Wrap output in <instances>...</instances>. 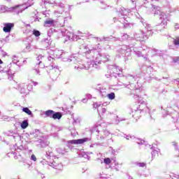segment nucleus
Wrapping results in <instances>:
<instances>
[{
  "label": "nucleus",
  "mask_w": 179,
  "mask_h": 179,
  "mask_svg": "<svg viewBox=\"0 0 179 179\" xmlns=\"http://www.w3.org/2000/svg\"><path fill=\"white\" fill-rule=\"evenodd\" d=\"M80 50H84L83 52L85 54L88 59H92V61L87 62L86 64L83 65L80 64L78 66H75V71L78 72L82 71V69H85L86 71L90 69V68H95V69H100V65L101 62H107L109 61L110 56L106 54H101V48H100V44L98 46L92 48V49L87 50V46L83 45L80 46Z\"/></svg>",
  "instance_id": "obj_1"
},
{
  "label": "nucleus",
  "mask_w": 179,
  "mask_h": 179,
  "mask_svg": "<svg viewBox=\"0 0 179 179\" xmlns=\"http://www.w3.org/2000/svg\"><path fill=\"white\" fill-rule=\"evenodd\" d=\"M53 55L56 58H62V61L63 62H69L71 66H73L75 69V66H79L80 65V59L78 58V57L75 55H71L69 57H65V52L63 50H55L53 51Z\"/></svg>",
  "instance_id": "obj_2"
},
{
  "label": "nucleus",
  "mask_w": 179,
  "mask_h": 179,
  "mask_svg": "<svg viewBox=\"0 0 179 179\" xmlns=\"http://www.w3.org/2000/svg\"><path fill=\"white\" fill-rule=\"evenodd\" d=\"M142 24L143 27H145V29H146L147 31L146 33L143 32V31H139L138 32L134 34V38L137 41H143V40H147V38H149L151 36H153V32L152 31V27L150 24H148L145 20H141Z\"/></svg>",
  "instance_id": "obj_3"
},
{
  "label": "nucleus",
  "mask_w": 179,
  "mask_h": 179,
  "mask_svg": "<svg viewBox=\"0 0 179 179\" xmlns=\"http://www.w3.org/2000/svg\"><path fill=\"white\" fill-rule=\"evenodd\" d=\"M6 136L11 141H15V144L14 145V149L17 152H20V150H23L24 147L22 145V136L19 135V134L15 131L10 130L6 133Z\"/></svg>",
  "instance_id": "obj_4"
},
{
  "label": "nucleus",
  "mask_w": 179,
  "mask_h": 179,
  "mask_svg": "<svg viewBox=\"0 0 179 179\" xmlns=\"http://www.w3.org/2000/svg\"><path fill=\"white\" fill-rule=\"evenodd\" d=\"M159 15V20H161V23L156 25L154 29L151 27V30L154 33V31H162V30H164L166 29V26H167V22H170V18L169 14L164 12H155V15Z\"/></svg>",
  "instance_id": "obj_5"
},
{
  "label": "nucleus",
  "mask_w": 179,
  "mask_h": 179,
  "mask_svg": "<svg viewBox=\"0 0 179 179\" xmlns=\"http://www.w3.org/2000/svg\"><path fill=\"white\" fill-rule=\"evenodd\" d=\"M139 76L136 75H127L125 77H123V80H124L122 83V85L127 89H129L130 90H138V87H136V83H138V78Z\"/></svg>",
  "instance_id": "obj_6"
},
{
  "label": "nucleus",
  "mask_w": 179,
  "mask_h": 179,
  "mask_svg": "<svg viewBox=\"0 0 179 179\" xmlns=\"http://www.w3.org/2000/svg\"><path fill=\"white\" fill-rule=\"evenodd\" d=\"M92 131L93 132H96V139L98 141H103V139H106L108 135H110V131H108L106 127H103V124H96L92 128Z\"/></svg>",
  "instance_id": "obj_7"
},
{
  "label": "nucleus",
  "mask_w": 179,
  "mask_h": 179,
  "mask_svg": "<svg viewBox=\"0 0 179 179\" xmlns=\"http://www.w3.org/2000/svg\"><path fill=\"white\" fill-rule=\"evenodd\" d=\"M129 12H131V10H127L124 7H121L117 10V15L118 16L117 20L123 24L124 29H128V27H129V22H128V21L125 22V16L128 15Z\"/></svg>",
  "instance_id": "obj_8"
},
{
  "label": "nucleus",
  "mask_w": 179,
  "mask_h": 179,
  "mask_svg": "<svg viewBox=\"0 0 179 179\" xmlns=\"http://www.w3.org/2000/svg\"><path fill=\"white\" fill-rule=\"evenodd\" d=\"M33 5V1L29 0L27 3L24 4H18L15 6L9 8V12L15 13V15H19L22 13L23 11L26 10L28 8H30Z\"/></svg>",
  "instance_id": "obj_9"
},
{
  "label": "nucleus",
  "mask_w": 179,
  "mask_h": 179,
  "mask_svg": "<svg viewBox=\"0 0 179 179\" xmlns=\"http://www.w3.org/2000/svg\"><path fill=\"white\" fill-rule=\"evenodd\" d=\"M117 52L119 54L120 57H123L124 58L125 62L128 61V58L131 57V49L129 46L123 45H120L117 48Z\"/></svg>",
  "instance_id": "obj_10"
},
{
  "label": "nucleus",
  "mask_w": 179,
  "mask_h": 179,
  "mask_svg": "<svg viewBox=\"0 0 179 179\" xmlns=\"http://www.w3.org/2000/svg\"><path fill=\"white\" fill-rule=\"evenodd\" d=\"M46 68L47 73L52 80H56L57 79H58V76H59V69L58 68V66L55 65H50Z\"/></svg>",
  "instance_id": "obj_11"
},
{
  "label": "nucleus",
  "mask_w": 179,
  "mask_h": 179,
  "mask_svg": "<svg viewBox=\"0 0 179 179\" xmlns=\"http://www.w3.org/2000/svg\"><path fill=\"white\" fill-rule=\"evenodd\" d=\"M90 141H92V138H79L77 140H70L66 142L67 147L70 149H72V145H82V143H85V142H90Z\"/></svg>",
  "instance_id": "obj_12"
},
{
  "label": "nucleus",
  "mask_w": 179,
  "mask_h": 179,
  "mask_svg": "<svg viewBox=\"0 0 179 179\" xmlns=\"http://www.w3.org/2000/svg\"><path fill=\"white\" fill-rule=\"evenodd\" d=\"M44 59V56L39 55L37 57H36V61L38 62H36V64L34 67V71L36 73V75H40V69H43V68H45V66L44 65V64L43 63V61Z\"/></svg>",
  "instance_id": "obj_13"
},
{
  "label": "nucleus",
  "mask_w": 179,
  "mask_h": 179,
  "mask_svg": "<svg viewBox=\"0 0 179 179\" xmlns=\"http://www.w3.org/2000/svg\"><path fill=\"white\" fill-rule=\"evenodd\" d=\"M45 117L52 118L53 120H61L62 118V113L61 112H55L52 110H48L44 112Z\"/></svg>",
  "instance_id": "obj_14"
},
{
  "label": "nucleus",
  "mask_w": 179,
  "mask_h": 179,
  "mask_svg": "<svg viewBox=\"0 0 179 179\" xmlns=\"http://www.w3.org/2000/svg\"><path fill=\"white\" fill-rule=\"evenodd\" d=\"M62 36L66 37V41H75V40L78 41V36L75 35L73 33L66 29L62 30Z\"/></svg>",
  "instance_id": "obj_15"
},
{
  "label": "nucleus",
  "mask_w": 179,
  "mask_h": 179,
  "mask_svg": "<svg viewBox=\"0 0 179 179\" xmlns=\"http://www.w3.org/2000/svg\"><path fill=\"white\" fill-rule=\"evenodd\" d=\"M108 69L109 71L110 75H106L107 78H109V76H111L113 73H115L116 75H120L118 72L121 71V68L119 66H117L116 65H109L108 66Z\"/></svg>",
  "instance_id": "obj_16"
},
{
  "label": "nucleus",
  "mask_w": 179,
  "mask_h": 179,
  "mask_svg": "<svg viewBox=\"0 0 179 179\" xmlns=\"http://www.w3.org/2000/svg\"><path fill=\"white\" fill-rule=\"evenodd\" d=\"M171 117L172 118L173 122L176 124V129L178 131V134H179V113L177 111H173Z\"/></svg>",
  "instance_id": "obj_17"
},
{
  "label": "nucleus",
  "mask_w": 179,
  "mask_h": 179,
  "mask_svg": "<svg viewBox=\"0 0 179 179\" xmlns=\"http://www.w3.org/2000/svg\"><path fill=\"white\" fill-rule=\"evenodd\" d=\"M36 142L38 148H45L46 146H48V145H50V141L45 140V138H44V136Z\"/></svg>",
  "instance_id": "obj_18"
},
{
  "label": "nucleus",
  "mask_w": 179,
  "mask_h": 179,
  "mask_svg": "<svg viewBox=\"0 0 179 179\" xmlns=\"http://www.w3.org/2000/svg\"><path fill=\"white\" fill-rule=\"evenodd\" d=\"M49 164L50 167L55 169V170L62 171L64 169V165H62V163L57 162V159L54 160L53 162H50V164Z\"/></svg>",
  "instance_id": "obj_19"
},
{
  "label": "nucleus",
  "mask_w": 179,
  "mask_h": 179,
  "mask_svg": "<svg viewBox=\"0 0 179 179\" xmlns=\"http://www.w3.org/2000/svg\"><path fill=\"white\" fill-rule=\"evenodd\" d=\"M145 146H146V148H150V149L152 150V151L151 152L152 159H155V157H156V156H159V153H160V149L156 148L153 147V145H146Z\"/></svg>",
  "instance_id": "obj_20"
},
{
  "label": "nucleus",
  "mask_w": 179,
  "mask_h": 179,
  "mask_svg": "<svg viewBox=\"0 0 179 179\" xmlns=\"http://www.w3.org/2000/svg\"><path fill=\"white\" fill-rule=\"evenodd\" d=\"M14 26H15V24L13 23H10V22L5 23L3 30L5 33H10V31L12 30Z\"/></svg>",
  "instance_id": "obj_21"
},
{
  "label": "nucleus",
  "mask_w": 179,
  "mask_h": 179,
  "mask_svg": "<svg viewBox=\"0 0 179 179\" xmlns=\"http://www.w3.org/2000/svg\"><path fill=\"white\" fill-rule=\"evenodd\" d=\"M44 136L43 133L40 132V130L35 129V131L31 134V138H38V139H41Z\"/></svg>",
  "instance_id": "obj_22"
},
{
  "label": "nucleus",
  "mask_w": 179,
  "mask_h": 179,
  "mask_svg": "<svg viewBox=\"0 0 179 179\" xmlns=\"http://www.w3.org/2000/svg\"><path fill=\"white\" fill-rule=\"evenodd\" d=\"M142 114V110L137 109L132 111V117L135 118V120H139L141 118Z\"/></svg>",
  "instance_id": "obj_23"
},
{
  "label": "nucleus",
  "mask_w": 179,
  "mask_h": 179,
  "mask_svg": "<svg viewBox=\"0 0 179 179\" xmlns=\"http://www.w3.org/2000/svg\"><path fill=\"white\" fill-rule=\"evenodd\" d=\"M96 90H98L99 93L101 96V97H107V92L106 91V89L101 88V87H97L96 88Z\"/></svg>",
  "instance_id": "obj_24"
},
{
  "label": "nucleus",
  "mask_w": 179,
  "mask_h": 179,
  "mask_svg": "<svg viewBox=\"0 0 179 179\" xmlns=\"http://www.w3.org/2000/svg\"><path fill=\"white\" fill-rule=\"evenodd\" d=\"M55 23V20L52 19H48L45 21L44 27H50V26H54Z\"/></svg>",
  "instance_id": "obj_25"
},
{
  "label": "nucleus",
  "mask_w": 179,
  "mask_h": 179,
  "mask_svg": "<svg viewBox=\"0 0 179 179\" xmlns=\"http://www.w3.org/2000/svg\"><path fill=\"white\" fill-rule=\"evenodd\" d=\"M0 12L1 13H6V12H10V11H9V7H7L6 6H4V5H1Z\"/></svg>",
  "instance_id": "obj_26"
},
{
  "label": "nucleus",
  "mask_w": 179,
  "mask_h": 179,
  "mask_svg": "<svg viewBox=\"0 0 179 179\" xmlns=\"http://www.w3.org/2000/svg\"><path fill=\"white\" fill-rule=\"evenodd\" d=\"M20 127L22 129H26V128L29 127V120H24V121H22V122H21L20 124Z\"/></svg>",
  "instance_id": "obj_27"
},
{
  "label": "nucleus",
  "mask_w": 179,
  "mask_h": 179,
  "mask_svg": "<svg viewBox=\"0 0 179 179\" xmlns=\"http://www.w3.org/2000/svg\"><path fill=\"white\" fill-rule=\"evenodd\" d=\"M22 111L23 113H25L26 114H27V115H30V117H33V113L31 112V110H30V109H29V108L27 107L22 108Z\"/></svg>",
  "instance_id": "obj_28"
},
{
  "label": "nucleus",
  "mask_w": 179,
  "mask_h": 179,
  "mask_svg": "<svg viewBox=\"0 0 179 179\" xmlns=\"http://www.w3.org/2000/svg\"><path fill=\"white\" fill-rule=\"evenodd\" d=\"M47 159H51L52 157H54V152H52V150H49L46 151V155H45Z\"/></svg>",
  "instance_id": "obj_29"
},
{
  "label": "nucleus",
  "mask_w": 179,
  "mask_h": 179,
  "mask_svg": "<svg viewBox=\"0 0 179 179\" xmlns=\"http://www.w3.org/2000/svg\"><path fill=\"white\" fill-rule=\"evenodd\" d=\"M79 157H84V159H87L89 160L90 159V157L86 153L83 152H80L78 153Z\"/></svg>",
  "instance_id": "obj_30"
},
{
  "label": "nucleus",
  "mask_w": 179,
  "mask_h": 179,
  "mask_svg": "<svg viewBox=\"0 0 179 179\" xmlns=\"http://www.w3.org/2000/svg\"><path fill=\"white\" fill-rule=\"evenodd\" d=\"M120 169H121V164L117 162H115V166L111 167V169L115 170V171H120Z\"/></svg>",
  "instance_id": "obj_31"
},
{
  "label": "nucleus",
  "mask_w": 179,
  "mask_h": 179,
  "mask_svg": "<svg viewBox=\"0 0 179 179\" xmlns=\"http://www.w3.org/2000/svg\"><path fill=\"white\" fill-rule=\"evenodd\" d=\"M106 97H108V99H109V100H114V99H115V93L110 92V94H108Z\"/></svg>",
  "instance_id": "obj_32"
},
{
  "label": "nucleus",
  "mask_w": 179,
  "mask_h": 179,
  "mask_svg": "<svg viewBox=\"0 0 179 179\" xmlns=\"http://www.w3.org/2000/svg\"><path fill=\"white\" fill-rule=\"evenodd\" d=\"M42 43L45 47H48V45L50 44V40H48V38H43Z\"/></svg>",
  "instance_id": "obj_33"
},
{
  "label": "nucleus",
  "mask_w": 179,
  "mask_h": 179,
  "mask_svg": "<svg viewBox=\"0 0 179 179\" xmlns=\"http://www.w3.org/2000/svg\"><path fill=\"white\" fill-rule=\"evenodd\" d=\"M134 52L138 57H143V53H142V52L136 50V48L134 49Z\"/></svg>",
  "instance_id": "obj_34"
},
{
  "label": "nucleus",
  "mask_w": 179,
  "mask_h": 179,
  "mask_svg": "<svg viewBox=\"0 0 179 179\" xmlns=\"http://www.w3.org/2000/svg\"><path fill=\"white\" fill-rule=\"evenodd\" d=\"M134 141L136 142V143H138V145H143V143H145V141L141 140L140 138H135L134 137Z\"/></svg>",
  "instance_id": "obj_35"
},
{
  "label": "nucleus",
  "mask_w": 179,
  "mask_h": 179,
  "mask_svg": "<svg viewBox=\"0 0 179 179\" xmlns=\"http://www.w3.org/2000/svg\"><path fill=\"white\" fill-rule=\"evenodd\" d=\"M20 87H22L21 93H26V89H27V85L21 84Z\"/></svg>",
  "instance_id": "obj_36"
},
{
  "label": "nucleus",
  "mask_w": 179,
  "mask_h": 179,
  "mask_svg": "<svg viewBox=\"0 0 179 179\" xmlns=\"http://www.w3.org/2000/svg\"><path fill=\"white\" fill-rule=\"evenodd\" d=\"M33 34L35 37H39L41 35V33L38 30L34 29Z\"/></svg>",
  "instance_id": "obj_37"
},
{
  "label": "nucleus",
  "mask_w": 179,
  "mask_h": 179,
  "mask_svg": "<svg viewBox=\"0 0 179 179\" xmlns=\"http://www.w3.org/2000/svg\"><path fill=\"white\" fill-rule=\"evenodd\" d=\"M44 17H50V10H45L43 13Z\"/></svg>",
  "instance_id": "obj_38"
},
{
  "label": "nucleus",
  "mask_w": 179,
  "mask_h": 179,
  "mask_svg": "<svg viewBox=\"0 0 179 179\" xmlns=\"http://www.w3.org/2000/svg\"><path fill=\"white\" fill-rule=\"evenodd\" d=\"M128 38H129V36L127 34H124L123 36H122L121 40L122 41H124L125 40H128Z\"/></svg>",
  "instance_id": "obj_39"
},
{
  "label": "nucleus",
  "mask_w": 179,
  "mask_h": 179,
  "mask_svg": "<svg viewBox=\"0 0 179 179\" xmlns=\"http://www.w3.org/2000/svg\"><path fill=\"white\" fill-rule=\"evenodd\" d=\"M31 45L30 43H27L26 45L25 49L24 50V52H30Z\"/></svg>",
  "instance_id": "obj_40"
},
{
  "label": "nucleus",
  "mask_w": 179,
  "mask_h": 179,
  "mask_svg": "<svg viewBox=\"0 0 179 179\" xmlns=\"http://www.w3.org/2000/svg\"><path fill=\"white\" fill-rule=\"evenodd\" d=\"M103 163H105V164H111V159L110 158H105L103 159Z\"/></svg>",
  "instance_id": "obj_41"
},
{
  "label": "nucleus",
  "mask_w": 179,
  "mask_h": 179,
  "mask_svg": "<svg viewBox=\"0 0 179 179\" xmlns=\"http://www.w3.org/2000/svg\"><path fill=\"white\" fill-rule=\"evenodd\" d=\"M96 40H99L100 41H103V40H104V41H108V40H110L109 37H103V38L96 37Z\"/></svg>",
  "instance_id": "obj_42"
},
{
  "label": "nucleus",
  "mask_w": 179,
  "mask_h": 179,
  "mask_svg": "<svg viewBox=\"0 0 179 179\" xmlns=\"http://www.w3.org/2000/svg\"><path fill=\"white\" fill-rule=\"evenodd\" d=\"M55 31L56 30L55 29H52V28L50 29L48 31V36H51V34H52L53 32L55 33Z\"/></svg>",
  "instance_id": "obj_43"
},
{
  "label": "nucleus",
  "mask_w": 179,
  "mask_h": 179,
  "mask_svg": "<svg viewBox=\"0 0 179 179\" xmlns=\"http://www.w3.org/2000/svg\"><path fill=\"white\" fill-rule=\"evenodd\" d=\"M0 54L2 55V57H6L7 55L6 52L3 51L1 47H0Z\"/></svg>",
  "instance_id": "obj_44"
},
{
  "label": "nucleus",
  "mask_w": 179,
  "mask_h": 179,
  "mask_svg": "<svg viewBox=\"0 0 179 179\" xmlns=\"http://www.w3.org/2000/svg\"><path fill=\"white\" fill-rule=\"evenodd\" d=\"M124 138H125L127 141H129V139H134L135 137L132 136H129V135H125Z\"/></svg>",
  "instance_id": "obj_45"
},
{
  "label": "nucleus",
  "mask_w": 179,
  "mask_h": 179,
  "mask_svg": "<svg viewBox=\"0 0 179 179\" xmlns=\"http://www.w3.org/2000/svg\"><path fill=\"white\" fill-rule=\"evenodd\" d=\"M136 165L138 166V167H145V166H146V164L143 162H138Z\"/></svg>",
  "instance_id": "obj_46"
},
{
  "label": "nucleus",
  "mask_w": 179,
  "mask_h": 179,
  "mask_svg": "<svg viewBox=\"0 0 179 179\" xmlns=\"http://www.w3.org/2000/svg\"><path fill=\"white\" fill-rule=\"evenodd\" d=\"M173 146H174L176 150H178V144L176 142L172 143Z\"/></svg>",
  "instance_id": "obj_47"
},
{
  "label": "nucleus",
  "mask_w": 179,
  "mask_h": 179,
  "mask_svg": "<svg viewBox=\"0 0 179 179\" xmlns=\"http://www.w3.org/2000/svg\"><path fill=\"white\" fill-rule=\"evenodd\" d=\"M93 106H94V108H97V107H100V106H101V103L95 102V103H94Z\"/></svg>",
  "instance_id": "obj_48"
},
{
  "label": "nucleus",
  "mask_w": 179,
  "mask_h": 179,
  "mask_svg": "<svg viewBox=\"0 0 179 179\" xmlns=\"http://www.w3.org/2000/svg\"><path fill=\"white\" fill-rule=\"evenodd\" d=\"M31 160H33L34 162H36L37 160V158L36 157V155H32L31 156Z\"/></svg>",
  "instance_id": "obj_49"
},
{
  "label": "nucleus",
  "mask_w": 179,
  "mask_h": 179,
  "mask_svg": "<svg viewBox=\"0 0 179 179\" xmlns=\"http://www.w3.org/2000/svg\"><path fill=\"white\" fill-rule=\"evenodd\" d=\"M2 41H5V43L9 42V36H7L4 39L2 40Z\"/></svg>",
  "instance_id": "obj_50"
},
{
  "label": "nucleus",
  "mask_w": 179,
  "mask_h": 179,
  "mask_svg": "<svg viewBox=\"0 0 179 179\" xmlns=\"http://www.w3.org/2000/svg\"><path fill=\"white\" fill-rule=\"evenodd\" d=\"M64 12V10H61L59 11L55 10V15H57V13H59V15H62V13Z\"/></svg>",
  "instance_id": "obj_51"
},
{
  "label": "nucleus",
  "mask_w": 179,
  "mask_h": 179,
  "mask_svg": "<svg viewBox=\"0 0 179 179\" xmlns=\"http://www.w3.org/2000/svg\"><path fill=\"white\" fill-rule=\"evenodd\" d=\"M41 20V17H39L38 16H36L34 19V22H40Z\"/></svg>",
  "instance_id": "obj_52"
},
{
  "label": "nucleus",
  "mask_w": 179,
  "mask_h": 179,
  "mask_svg": "<svg viewBox=\"0 0 179 179\" xmlns=\"http://www.w3.org/2000/svg\"><path fill=\"white\" fill-rule=\"evenodd\" d=\"M174 62H179V57H176L173 58Z\"/></svg>",
  "instance_id": "obj_53"
},
{
  "label": "nucleus",
  "mask_w": 179,
  "mask_h": 179,
  "mask_svg": "<svg viewBox=\"0 0 179 179\" xmlns=\"http://www.w3.org/2000/svg\"><path fill=\"white\" fill-rule=\"evenodd\" d=\"M174 27H175L176 30H177V29L179 30V24L178 23H176L174 24Z\"/></svg>",
  "instance_id": "obj_54"
},
{
  "label": "nucleus",
  "mask_w": 179,
  "mask_h": 179,
  "mask_svg": "<svg viewBox=\"0 0 179 179\" xmlns=\"http://www.w3.org/2000/svg\"><path fill=\"white\" fill-rule=\"evenodd\" d=\"M57 152H59L60 153H62V155H64L65 154V150H62L61 151V148L57 149Z\"/></svg>",
  "instance_id": "obj_55"
},
{
  "label": "nucleus",
  "mask_w": 179,
  "mask_h": 179,
  "mask_svg": "<svg viewBox=\"0 0 179 179\" xmlns=\"http://www.w3.org/2000/svg\"><path fill=\"white\" fill-rule=\"evenodd\" d=\"M173 178V179H174V178L179 179V175L173 174V178Z\"/></svg>",
  "instance_id": "obj_56"
},
{
  "label": "nucleus",
  "mask_w": 179,
  "mask_h": 179,
  "mask_svg": "<svg viewBox=\"0 0 179 179\" xmlns=\"http://www.w3.org/2000/svg\"><path fill=\"white\" fill-rule=\"evenodd\" d=\"M106 111H107V110L106 109V108H101V113H102V114H105Z\"/></svg>",
  "instance_id": "obj_57"
},
{
  "label": "nucleus",
  "mask_w": 179,
  "mask_h": 179,
  "mask_svg": "<svg viewBox=\"0 0 179 179\" xmlns=\"http://www.w3.org/2000/svg\"><path fill=\"white\" fill-rule=\"evenodd\" d=\"M48 61H53L54 58H52V57H48Z\"/></svg>",
  "instance_id": "obj_58"
},
{
  "label": "nucleus",
  "mask_w": 179,
  "mask_h": 179,
  "mask_svg": "<svg viewBox=\"0 0 179 179\" xmlns=\"http://www.w3.org/2000/svg\"><path fill=\"white\" fill-rule=\"evenodd\" d=\"M83 103H87V99H83Z\"/></svg>",
  "instance_id": "obj_59"
},
{
  "label": "nucleus",
  "mask_w": 179,
  "mask_h": 179,
  "mask_svg": "<svg viewBox=\"0 0 179 179\" xmlns=\"http://www.w3.org/2000/svg\"><path fill=\"white\" fill-rule=\"evenodd\" d=\"M115 124H120V119L116 120Z\"/></svg>",
  "instance_id": "obj_60"
},
{
  "label": "nucleus",
  "mask_w": 179,
  "mask_h": 179,
  "mask_svg": "<svg viewBox=\"0 0 179 179\" xmlns=\"http://www.w3.org/2000/svg\"><path fill=\"white\" fill-rule=\"evenodd\" d=\"M37 85H38V83H37V82H34V86H37Z\"/></svg>",
  "instance_id": "obj_61"
},
{
  "label": "nucleus",
  "mask_w": 179,
  "mask_h": 179,
  "mask_svg": "<svg viewBox=\"0 0 179 179\" xmlns=\"http://www.w3.org/2000/svg\"><path fill=\"white\" fill-rule=\"evenodd\" d=\"M42 1H43V2H44V3H48V0H42Z\"/></svg>",
  "instance_id": "obj_62"
},
{
  "label": "nucleus",
  "mask_w": 179,
  "mask_h": 179,
  "mask_svg": "<svg viewBox=\"0 0 179 179\" xmlns=\"http://www.w3.org/2000/svg\"><path fill=\"white\" fill-rule=\"evenodd\" d=\"M14 159H15V160H17V159H19V157H17V155H15V156L14 157Z\"/></svg>",
  "instance_id": "obj_63"
},
{
  "label": "nucleus",
  "mask_w": 179,
  "mask_h": 179,
  "mask_svg": "<svg viewBox=\"0 0 179 179\" xmlns=\"http://www.w3.org/2000/svg\"><path fill=\"white\" fill-rule=\"evenodd\" d=\"M3 43V41L0 39V47L1 45H2Z\"/></svg>",
  "instance_id": "obj_64"
}]
</instances>
